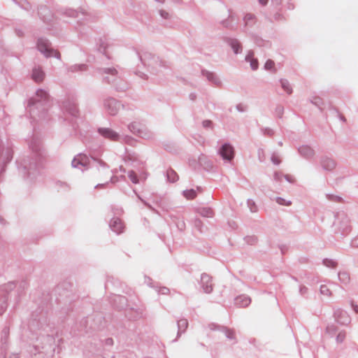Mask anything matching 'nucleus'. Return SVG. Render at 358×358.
I'll list each match as a JSON object with an SVG mask.
<instances>
[{
  "mask_svg": "<svg viewBox=\"0 0 358 358\" xmlns=\"http://www.w3.org/2000/svg\"><path fill=\"white\" fill-rule=\"evenodd\" d=\"M37 48L38 50L47 57L52 56L58 57L57 52L50 48L48 41L45 39H38L37 43Z\"/></svg>",
  "mask_w": 358,
  "mask_h": 358,
  "instance_id": "1",
  "label": "nucleus"
},
{
  "mask_svg": "<svg viewBox=\"0 0 358 358\" xmlns=\"http://www.w3.org/2000/svg\"><path fill=\"white\" fill-rule=\"evenodd\" d=\"M219 154L224 160L230 162L234 156V148L230 144L224 143L219 150Z\"/></svg>",
  "mask_w": 358,
  "mask_h": 358,
  "instance_id": "2",
  "label": "nucleus"
},
{
  "mask_svg": "<svg viewBox=\"0 0 358 358\" xmlns=\"http://www.w3.org/2000/svg\"><path fill=\"white\" fill-rule=\"evenodd\" d=\"M105 107L110 115H115L120 111L122 106L117 101L110 99L106 101Z\"/></svg>",
  "mask_w": 358,
  "mask_h": 358,
  "instance_id": "3",
  "label": "nucleus"
},
{
  "mask_svg": "<svg viewBox=\"0 0 358 358\" xmlns=\"http://www.w3.org/2000/svg\"><path fill=\"white\" fill-rule=\"evenodd\" d=\"M90 163V159L87 156L83 154L78 155L72 161V166L74 168L81 169L85 167Z\"/></svg>",
  "mask_w": 358,
  "mask_h": 358,
  "instance_id": "4",
  "label": "nucleus"
},
{
  "mask_svg": "<svg viewBox=\"0 0 358 358\" xmlns=\"http://www.w3.org/2000/svg\"><path fill=\"white\" fill-rule=\"evenodd\" d=\"M201 280L204 292L206 293H210L213 290L210 277L207 274H202Z\"/></svg>",
  "mask_w": 358,
  "mask_h": 358,
  "instance_id": "5",
  "label": "nucleus"
},
{
  "mask_svg": "<svg viewBox=\"0 0 358 358\" xmlns=\"http://www.w3.org/2000/svg\"><path fill=\"white\" fill-rule=\"evenodd\" d=\"M99 132L103 136L111 140H116L118 137L117 134L108 128H101L99 129Z\"/></svg>",
  "mask_w": 358,
  "mask_h": 358,
  "instance_id": "6",
  "label": "nucleus"
},
{
  "mask_svg": "<svg viewBox=\"0 0 358 358\" xmlns=\"http://www.w3.org/2000/svg\"><path fill=\"white\" fill-rule=\"evenodd\" d=\"M112 230H113L117 234H120L123 231L124 226L122 221L118 218H114L111 220L110 224Z\"/></svg>",
  "mask_w": 358,
  "mask_h": 358,
  "instance_id": "7",
  "label": "nucleus"
},
{
  "mask_svg": "<svg viewBox=\"0 0 358 358\" xmlns=\"http://www.w3.org/2000/svg\"><path fill=\"white\" fill-rule=\"evenodd\" d=\"M44 73L42 70L39 68H36L33 70L32 78L36 82H41L43 80Z\"/></svg>",
  "mask_w": 358,
  "mask_h": 358,
  "instance_id": "8",
  "label": "nucleus"
},
{
  "mask_svg": "<svg viewBox=\"0 0 358 358\" xmlns=\"http://www.w3.org/2000/svg\"><path fill=\"white\" fill-rule=\"evenodd\" d=\"M236 303L240 306H247L250 303V299L246 296H240L236 299Z\"/></svg>",
  "mask_w": 358,
  "mask_h": 358,
  "instance_id": "9",
  "label": "nucleus"
},
{
  "mask_svg": "<svg viewBox=\"0 0 358 358\" xmlns=\"http://www.w3.org/2000/svg\"><path fill=\"white\" fill-rule=\"evenodd\" d=\"M245 60L250 63L252 69L256 70L257 69L258 62L257 59H253V54L252 52L248 54V55L245 57Z\"/></svg>",
  "mask_w": 358,
  "mask_h": 358,
  "instance_id": "10",
  "label": "nucleus"
},
{
  "mask_svg": "<svg viewBox=\"0 0 358 358\" xmlns=\"http://www.w3.org/2000/svg\"><path fill=\"white\" fill-rule=\"evenodd\" d=\"M338 278L339 280L344 284L348 283L350 280V275L345 271L340 272L338 273Z\"/></svg>",
  "mask_w": 358,
  "mask_h": 358,
  "instance_id": "11",
  "label": "nucleus"
},
{
  "mask_svg": "<svg viewBox=\"0 0 358 358\" xmlns=\"http://www.w3.org/2000/svg\"><path fill=\"white\" fill-rule=\"evenodd\" d=\"M183 195L187 199H192L196 197V191L193 189H187L183 192Z\"/></svg>",
  "mask_w": 358,
  "mask_h": 358,
  "instance_id": "12",
  "label": "nucleus"
},
{
  "mask_svg": "<svg viewBox=\"0 0 358 358\" xmlns=\"http://www.w3.org/2000/svg\"><path fill=\"white\" fill-rule=\"evenodd\" d=\"M320 293L326 297H329L331 295V292L329 287L326 285H322L320 286Z\"/></svg>",
  "mask_w": 358,
  "mask_h": 358,
  "instance_id": "13",
  "label": "nucleus"
},
{
  "mask_svg": "<svg viewBox=\"0 0 358 358\" xmlns=\"http://www.w3.org/2000/svg\"><path fill=\"white\" fill-rule=\"evenodd\" d=\"M299 152L308 157L313 155V150L308 146H302L299 148Z\"/></svg>",
  "mask_w": 358,
  "mask_h": 358,
  "instance_id": "14",
  "label": "nucleus"
},
{
  "mask_svg": "<svg viewBox=\"0 0 358 358\" xmlns=\"http://www.w3.org/2000/svg\"><path fill=\"white\" fill-rule=\"evenodd\" d=\"M230 45H231V48L233 49L235 54H238L240 52L239 49L241 48V47L237 41L232 40L230 42Z\"/></svg>",
  "mask_w": 358,
  "mask_h": 358,
  "instance_id": "15",
  "label": "nucleus"
},
{
  "mask_svg": "<svg viewBox=\"0 0 358 358\" xmlns=\"http://www.w3.org/2000/svg\"><path fill=\"white\" fill-rule=\"evenodd\" d=\"M282 87L288 93L290 94L292 92V88L289 85V83L287 80H281L280 81Z\"/></svg>",
  "mask_w": 358,
  "mask_h": 358,
  "instance_id": "16",
  "label": "nucleus"
},
{
  "mask_svg": "<svg viewBox=\"0 0 358 358\" xmlns=\"http://www.w3.org/2000/svg\"><path fill=\"white\" fill-rule=\"evenodd\" d=\"M167 177H168V179L171 182H175L178 179V176L173 171H168Z\"/></svg>",
  "mask_w": 358,
  "mask_h": 358,
  "instance_id": "17",
  "label": "nucleus"
},
{
  "mask_svg": "<svg viewBox=\"0 0 358 358\" xmlns=\"http://www.w3.org/2000/svg\"><path fill=\"white\" fill-rule=\"evenodd\" d=\"M275 201L278 204L284 205V206H289L292 203L291 201H286L285 199H282L281 197H276L275 198Z\"/></svg>",
  "mask_w": 358,
  "mask_h": 358,
  "instance_id": "18",
  "label": "nucleus"
},
{
  "mask_svg": "<svg viewBox=\"0 0 358 358\" xmlns=\"http://www.w3.org/2000/svg\"><path fill=\"white\" fill-rule=\"evenodd\" d=\"M128 176L133 183L137 184L138 182L137 176L133 171L129 172Z\"/></svg>",
  "mask_w": 358,
  "mask_h": 358,
  "instance_id": "19",
  "label": "nucleus"
},
{
  "mask_svg": "<svg viewBox=\"0 0 358 358\" xmlns=\"http://www.w3.org/2000/svg\"><path fill=\"white\" fill-rule=\"evenodd\" d=\"M178 327L179 329H182V331H185V329L187 327V321L185 319L180 320L178 321Z\"/></svg>",
  "mask_w": 358,
  "mask_h": 358,
  "instance_id": "20",
  "label": "nucleus"
},
{
  "mask_svg": "<svg viewBox=\"0 0 358 358\" xmlns=\"http://www.w3.org/2000/svg\"><path fill=\"white\" fill-rule=\"evenodd\" d=\"M200 213L205 217H212L213 216V211L210 208H203L201 210Z\"/></svg>",
  "mask_w": 358,
  "mask_h": 358,
  "instance_id": "21",
  "label": "nucleus"
},
{
  "mask_svg": "<svg viewBox=\"0 0 358 358\" xmlns=\"http://www.w3.org/2000/svg\"><path fill=\"white\" fill-rule=\"evenodd\" d=\"M345 315L346 313L343 310H337L335 312V317L336 318L337 321L340 323H344V322L341 320L340 317Z\"/></svg>",
  "mask_w": 358,
  "mask_h": 358,
  "instance_id": "22",
  "label": "nucleus"
},
{
  "mask_svg": "<svg viewBox=\"0 0 358 358\" xmlns=\"http://www.w3.org/2000/svg\"><path fill=\"white\" fill-rule=\"evenodd\" d=\"M273 67H274V62L271 59L267 60L266 62L265 63L264 68L267 70H271Z\"/></svg>",
  "mask_w": 358,
  "mask_h": 358,
  "instance_id": "23",
  "label": "nucleus"
},
{
  "mask_svg": "<svg viewBox=\"0 0 358 358\" xmlns=\"http://www.w3.org/2000/svg\"><path fill=\"white\" fill-rule=\"evenodd\" d=\"M327 165L324 164V168L326 169H331L334 167L335 164L332 160H327Z\"/></svg>",
  "mask_w": 358,
  "mask_h": 358,
  "instance_id": "24",
  "label": "nucleus"
},
{
  "mask_svg": "<svg viewBox=\"0 0 358 358\" xmlns=\"http://www.w3.org/2000/svg\"><path fill=\"white\" fill-rule=\"evenodd\" d=\"M345 338V334L344 333H339L336 337V341L338 343H342Z\"/></svg>",
  "mask_w": 358,
  "mask_h": 358,
  "instance_id": "25",
  "label": "nucleus"
},
{
  "mask_svg": "<svg viewBox=\"0 0 358 358\" xmlns=\"http://www.w3.org/2000/svg\"><path fill=\"white\" fill-rule=\"evenodd\" d=\"M99 172L100 174L107 173L108 176L110 175V171H109L108 169H107L104 166H102L101 167V169L99 170Z\"/></svg>",
  "mask_w": 358,
  "mask_h": 358,
  "instance_id": "26",
  "label": "nucleus"
},
{
  "mask_svg": "<svg viewBox=\"0 0 358 358\" xmlns=\"http://www.w3.org/2000/svg\"><path fill=\"white\" fill-rule=\"evenodd\" d=\"M104 72L106 73H110L112 75H115L117 73V71L115 69H111V68L106 69L104 70Z\"/></svg>",
  "mask_w": 358,
  "mask_h": 358,
  "instance_id": "27",
  "label": "nucleus"
},
{
  "mask_svg": "<svg viewBox=\"0 0 358 358\" xmlns=\"http://www.w3.org/2000/svg\"><path fill=\"white\" fill-rule=\"evenodd\" d=\"M38 96H40L41 97H46L47 93L43 90H38L36 92Z\"/></svg>",
  "mask_w": 358,
  "mask_h": 358,
  "instance_id": "28",
  "label": "nucleus"
},
{
  "mask_svg": "<svg viewBox=\"0 0 358 358\" xmlns=\"http://www.w3.org/2000/svg\"><path fill=\"white\" fill-rule=\"evenodd\" d=\"M226 335H227V338H234V332L230 331V330H227L226 331Z\"/></svg>",
  "mask_w": 358,
  "mask_h": 358,
  "instance_id": "29",
  "label": "nucleus"
},
{
  "mask_svg": "<svg viewBox=\"0 0 358 358\" xmlns=\"http://www.w3.org/2000/svg\"><path fill=\"white\" fill-rule=\"evenodd\" d=\"M271 160H272L273 163L276 164V165L279 164L280 162V161L276 157H275V156H273L271 157Z\"/></svg>",
  "mask_w": 358,
  "mask_h": 358,
  "instance_id": "30",
  "label": "nucleus"
},
{
  "mask_svg": "<svg viewBox=\"0 0 358 358\" xmlns=\"http://www.w3.org/2000/svg\"><path fill=\"white\" fill-rule=\"evenodd\" d=\"M253 19V15L252 14H247L245 17H244V20L248 22L249 20H252Z\"/></svg>",
  "mask_w": 358,
  "mask_h": 358,
  "instance_id": "31",
  "label": "nucleus"
},
{
  "mask_svg": "<svg viewBox=\"0 0 358 358\" xmlns=\"http://www.w3.org/2000/svg\"><path fill=\"white\" fill-rule=\"evenodd\" d=\"M160 15L162 17L166 19L168 18V16H169V13H166V11L164 10H160Z\"/></svg>",
  "mask_w": 358,
  "mask_h": 358,
  "instance_id": "32",
  "label": "nucleus"
},
{
  "mask_svg": "<svg viewBox=\"0 0 358 358\" xmlns=\"http://www.w3.org/2000/svg\"><path fill=\"white\" fill-rule=\"evenodd\" d=\"M324 264H325L327 266H330V265H331V266H334V262H332V261H331V260H324Z\"/></svg>",
  "mask_w": 358,
  "mask_h": 358,
  "instance_id": "33",
  "label": "nucleus"
},
{
  "mask_svg": "<svg viewBox=\"0 0 358 358\" xmlns=\"http://www.w3.org/2000/svg\"><path fill=\"white\" fill-rule=\"evenodd\" d=\"M268 0H259V3L263 4V5H265L267 3Z\"/></svg>",
  "mask_w": 358,
  "mask_h": 358,
  "instance_id": "34",
  "label": "nucleus"
},
{
  "mask_svg": "<svg viewBox=\"0 0 358 358\" xmlns=\"http://www.w3.org/2000/svg\"><path fill=\"white\" fill-rule=\"evenodd\" d=\"M203 124L204 127H207V126L210 125V121H204Z\"/></svg>",
  "mask_w": 358,
  "mask_h": 358,
  "instance_id": "35",
  "label": "nucleus"
},
{
  "mask_svg": "<svg viewBox=\"0 0 358 358\" xmlns=\"http://www.w3.org/2000/svg\"><path fill=\"white\" fill-rule=\"evenodd\" d=\"M275 178L276 179H279V176H278V173H275Z\"/></svg>",
  "mask_w": 358,
  "mask_h": 358,
  "instance_id": "36",
  "label": "nucleus"
},
{
  "mask_svg": "<svg viewBox=\"0 0 358 358\" xmlns=\"http://www.w3.org/2000/svg\"><path fill=\"white\" fill-rule=\"evenodd\" d=\"M102 185H103V184H98V185H96V187H99V186H102Z\"/></svg>",
  "mask_w": 358,
  "mask_h": 358,
  "instance_id": "37",
  "label": "nucleus"
}]
</instances>
